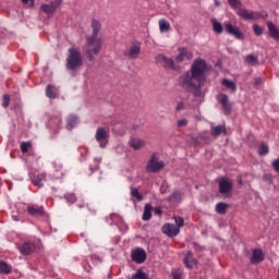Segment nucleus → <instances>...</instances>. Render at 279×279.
<instances>
[{"instance_id":"nucleus-1","label":"nucleus","mask_w":279,"mask_h":279,"mask_svg":"<svg viewBox=\"0 0 279 279\" xmlns=\"http://www.w3.org/2000/svg\"><path fill=\"white\" fill-rule=\"evenodd\" d=\"M208 65L204 59H195L190 71H186L179 77V86L192 93L194 97L202 95V86L206 83V71Z\"/></svg>"},{"instance_id":"nucleus-2","label":"nucleus","mask_w":279,"mask_h":279,"mask_svg":"<svg viewBox=\"0 0 279 279\" xmlns=\"http://www.w3.org/2000/svg\"><path fill=\"white\" fill-rule=\"evenodd\" d=\"M80 66H84V58L82 51L78 48H70L69 56L66 58V69L69 71H76Z\"/></svg>"},{"instance_id":"nucleus-3","label":"nucleus","mask_w":279,"mask_h":279,"mask_svg":"<svg viewBox=\"0 0 279 279\" xmlns=\"http://www.w3.org/2000/svg\"><path fill=\"white\" fill-rule=\"evenodd\" d=\"M102 45L104 39H101L100 37L90 36L87 38L86 56L90 62L95 61V56H99V51H101Z\"/></svg>"},{"instance_id":"nucleus-4","label":"nucleus","mask_w":279,"mask_h":279,"mask_svg":"<svg viewBox=\"0 0 279 279\" xmlns=\"http://www.w3.org/2000/svg\"><path fill=\"white\" fill-rule=\"evenodd\" d=\"M216 100L221 106V110L226 117H230L232 114V102L230 98L225 93H220L216 95Z\"/></svg>"},{"instance_id":"nucleus-5","label":"nucleus","mask_w":279,"mask_h":279,"mask_svg":"<svg viewBox=\"0 0 279 279\" xmlns=\"http://www.w3.org/2000/svg\"><path fill=\"white\" fill-rule=\"evenodd\" d=\"M157 64H161L163 69H171L172 71H180V65L175 63V61L172 58H169L165 54H158L155 58Z\"/></svg>"},{"instance_id":"nucleus-6","label":"nucleus","mask_w":279,"mask_h":279,"mask_svg":"<svg viewBox=\"0 0 279 279\" xmlns=\"http://www.w3.org/2000/svg\"><path fill=\"white\" fill-rule=\"evenodd\" d=\"M95 138L97 143H99V147H101V149H105V147L108 146V141L110 138V131L105 128H98L96 130Z\"/></svg>"},{"instance_id":"nucleus-7","label":"nucleus","mask_w":279,"mask_h":279,"mask_svg":"<svg viewBox=\"0 0 279 279\" xmlns=\"http://www.w3.org/2000/svg\"><path fill=\"white\" fill-rule=\"evenodd\" d=\"M233 186L234 184L232 183V181L226 178L220 179L218 182L219 194L225 195V197H231Z\"/></svg>"},{"instance_id":"nucleus-8","label":"nucleus","mask_w":279,"mask_h":279,"mask_svg":"<svg viewBox=\"0 0 279 279\" xmlns=\"http://www.w3.org/2000/svg\"><path fill=\"white\" fill-rule=\"evenodd\" d=\"M146 169L147 171H149V173H158V171L165 169V162L158 160V157L156 156V154H154L148 160Z\"/></svg>"},{"instance_id":"nucleus-9","label":"nucleus","mask_w":279,"mask_h":279,"mask_svg":"<svg viewBox=\"0 0 279 279\" xmlns=\"http://www.w3.org/2000/svg\"><path fill=\"white\" fill-rule=\"evenodd\" d=\"M29 179L35 186L43 189L45 186V180H47V174L45 172H39L38 170L29 171Z\"/></svg>"},{"instance_id":"nucleus-10","label":"nucleus","mask_w":279,"mask_h":279,"mask_svg":"<svg viewBox=\"0 0 279 279\" xmlns=\"http://www.w3.org/2000/svg\"><path fill=\"white\" fill-rule=\"evenodd\" d=\"M223 27L229 36H234L236 40H243V33L239 29V26L233 25L231 22H225Z\"/></svg>"},{"instance_id":"nucleus-11","label":"nucleus","mask_w":279,"mask_h":279,"mask_svg":"<svg viewBox=\"0 0 279 279\" xmlns=\"http://www.w3.org/2000/svg\"><path fill=\"white\" fill-rule=\"evenodd\" d=\"M123 56L125 58H130L131 60H136L138 56H141V43L132 44L126 50L123 51Z\"/></svg>"},{"instance_id":"nucleus-12","label":"nucleus","mask_w":279,"mask_h":279,"mask_svg":"<svg viewBox=\"0 0 279 279\" xmlns=\"http://www.w3.org/2000/svg\"><path fill=\"white\" fill-rule=\"evenodd\" d=\"M179 53L174 58L175 64H182V62H186V60H193V53L189 51V49L182 47L178 49Z\"/></svg>"},{"instance_id":"nucleus-13","label":"nucleus","mask_w":279,"mask_h":279,"mask_svg":"<svg viewBox=\"0 0 279 279\" xmlns=\"http://www.w3.org/2000/svg\"><path fill=\"white\" fill-rule=\"evenodd\" d=\"M131 258L133 263H137V265H143V263L147 260V253L145 252V250L137 247L132 251Z\"/></svg>"},{"instance_id":"nucleus-14","label":"nucleus","mask_w":279,"mask_h":279,"mask_svg":"<svg viewBox=\"0 0 279 279\" xmlns=\"http://www.w3.org/2000/svg\"><path fill=\"white\" fill-rule=\"evenodd\" d=\"M238 14L244 21H256V20L260 19V13L254 12V11H250L247 9L239 10Z\"/></svg>"},{"instance_id":"nucleus-15","label":"nucleus","mask_w":279,"mask_h":279,"mask_svg":"<svg viewBox=\"0 0 279 279\" xmlns=\"http://www.w3.org/2000/svg\"><path fill=\"white\" fill-rule=\"evenodd\" d=\"M161 230L163 234H167V236H170V238L178 236L180 234V227L173 223L163 225Z\"/></svg>"},{"instance_id":"nucleus-16","label":"nucleus","mask_w":279,"mask_h":279,"mask_svg":"<svg viewBox=\"0 0 279 279\" xmlns=\"http://www.w3.org/2000/svg\"><path fill=\"white\" fill-rule=\"evenodd\" d=\"M26 210L31 217H45V207L40 205L31 204L27 206Z\"/></svg>"},{"instance_id":"nucleus-17","label":"nucleus","mask_w":279,"mask_h":279,"mask_svg":"<svg viewBox=\"0 0 279 279\" xmlns=\"http://www.w3.org/2000/svg\"><path fill=\"white\" fill-rule=\"evenodd\" d=\"M59 5H60V1L54 0L49 4H41V11L45 12V14H47L48 16H51L56 13Z\"/></svg>"},{"instance_id":"nucleus-18","label":"nucleus","mask_w":279,"mask_h":279,"mask_svg":"<svg viewBox=\"0 0 279 279\" xmlns=\"http://www.w3.org/2000/svg\"><path fill=\"white\" fill-rule=\"evenodd\" d=\"M19 251L23 256H29V254L36 252V244L33 242H25L19 246Z\"/></svg>"},{"instance_id":"nucleus-19","label":"nucleus","mask_w":279,"mask_h":279,"mask_svg":"<svg viewBox=\"0 0 279 279\" xmlns=\"http://www.w3.org/2000/svg\"><path fill=\"white\" fill-rule=\"evenodd\" d=\"M251 265H256L258 263H263L265 260V254L260 248H254L252 251Z\"/></svg>"},{"instance_id":"nucleus-20","label":"nucleus","mask_w":279,"mask_h":279,"mask_svg":"<svg viewBox=\"0 0 279 279\" xmlns=\"http://www.w3.org/2000/svg\"><path fill=\"white\" fill-rule=\"evenodd\" d=\"M53 168L54 171L52 173V178H54V180H62V178H64V166H62V162L54 161Z\"/></svg>"},{"instance_id":"nucleus-21","label":"nucleus","mask_w":279,"mask_h":279,"mask_svg":"<svg viewBox=\"0 0 279 279\" xmlns=\"http://www.w3.org/2000/svg\"><path fill=\"white\" fill-rule=\"evenodd\" d=\"M183 263H184L185 267H187V269H193V267H195V265H197V260L195 258H193V253L191 251H189L186 253V256L183 259Z\"/></svg>"},{"instance_id":"nucleus-22","label":"nucleus","mask_w":279,"mask_h":279,"mask_svg":"<svg viewBox=\"0 0 279 279\" xmlns=\"http://www.w3.org/2000/svg\"><path fill=\"white\" fill-rule=\"evenodd\" d=\"M267 27H268L269 36L272 37L274 40H279V28H278V26H276L271 22H268Z\"/></svg>"},{"instance_id":"nucleus-23","label":"nucleus","mask_w":279,"mask_h":279,"mask_svg":"<svg viewBox=\"0 0 279 279\" xmlns=\"http://www.w3.org/2000/svg\"><path fill=\"white\" fill-rule=\"evenodd\" d=\"M221 134L228 136V129H226V124H220L211 129V136H221Z\"/></svg>"},{"instance_id":"nucleus-24","label":"nucleus","mask_w":279,"mask_h":279,"mask_svg":"<svg viewBox=\"0 0 279 279\" xmlns=\"http://www.w3.org/2000/svg\"><path fill=\"white\" fill-rule=\"evenodd\" d=\"M130 147H132V149H143V147H145V140H141V138H132L129 142Z\"/></svg>"},{"instance_id":"nucleus-25","label":"nucleus","mask_w":279,"mask_h":279,"mask_svg":"<svg viewBox=\"0 0 279 279\" xmlns=\"http://www.w3.org/2000/svg\"><path fill=\"white\" fill-rule=\"evenodd\" d=\"M228 208H230V204L220 202L216 205L215 210L218 215H226Z\"/></svg>"},{"instance_id":"nucleus-26","label":"nucleus","mask_w":279,"mask_h":279,"mask_svg":"<svg viewBox=\"0 0 279 279\" xmlns=\"http://www.w3.org/2000/svg\"><path fill=\"white\" fill-rule=\"evenodd\" d=\"M92 37L99 36V32H101V23L98 20H92Z\"/></svg>"},{"instance_id":"nucleus-27","label":"nucleus","mask_w":279,"mask_h":279,"mask_svg":"<svg viewBox=\"0 0 279 279\" xmlns=\"http://www.w3.org/2000/svg\"><path fill=\"white\" fill-rule=\"evenodd\" d=\"M46 96L49 97V99H56V97H58V88L53 85H48L46 88Z\"/></svg>"},{"instance_id":"nucleus-28","label":"nucleus","mask_w":279,"mask_h":279,"mask_svg":"<svg viewBox=\"0 0 279 279\" xmlns=\"http://www.w3.org/2000/svg\"><path fill=\"white\" fill-rule=\"evenodd\" d=\"M221 84H222V86H225L226 88H228L232 93H236V83H234L233 81L228 80V78H223L221 81Z\"/></svg>"},{"instance_id":"nucleus-29","label":"nucleus","mask_w":279,"mask_h":279,"mask_svg":"<svg viewBox=\"0 0 279 279\" xmlns=\"http://www.w3.org/2000/svg\"><path fill=\"white\" fill-rule=\"evenodd\" d=\"M151 204H146L144 207V213H143V221H149L151 219V210H153Z\"/></svg>"},{"instance_id":"nucleus-30","label":"nucleus","mask_w":279,"mask_h":279,"mask_svg":"<svg viewBox=\"0 0 279 279\" xmlns=\"http://www.w3.org/2000/svg\"><path fill=\"white\" fill-rule=\"evenodd\" d=\"M169 29H171V24L165 19L159 20V31L161 32V34L165 32H169Z\"/></svg>"},{"instance_id":"nucleus-31","label":"nucleus","mask_w":279,"mask_h":279,"mask_svg":"<svg viewBox=\"0 0 279 279\" xmlns=\"http://www.w3.org/2000/svg\"><path fill=\"white\" fill-rule=\"evenodd\" d=\"M168 202H172L173 204H177L178 202H182V193L180 191L173 192L169 197Z\"/></svg>"},{"instance_id":"nucleus-32","label":"nucleus","mask_w":279,"mask_h":279,"mask_svg":"<svg viewBox=\"0 0 279 279\" xmlns=\"http://www.w3.org/2000/svg\"><path fill=\"white\" fill-rule=\"evenodd\" d=\"M77 123H80V119L77 118V116L68 117V129L69 130H73V128H75Z\"/></svg>"},{"instance_id":"nucleus-33","label":"nucleus","mask_w":279,"mask_h":279,"mask_svg":"<svg viewBox=\"0 0 279 279\" xmlns=\"http://www.w3.org/2000/svg\"><path fill=\"white\" fill-rule=\"evenodd\" d=\"M0 274H12V266L5 262H0Z\"/></svg>"},{"instance_id":"nucleus-34","label":"nucleus","mask_w":279,"mask_h":279,"mask_svg":"<svg viewBox=\"0 0 279 279\" xmlns=\"http://www.w3.org/2000/svg\"><path fill=\"white\" fill-rule=\"evenodd\" d=\"M258 154H259V156H267V154H269V146L267 145V143L262 142L259 144Z\"/></svg>"},{"instance_id":"nucleus-35","label":"nucleus","mask_w":279,"mask_h":279,"mask_svg":"<svg viewBox=\"0 0 279 279\" xmlns=\"http://www.w3.org/2000/svg\"><path fill=\"white\" fill-rule=\"evenodd\" d=\"M110 226L114 225V226H120V223H123V218L117 214H112L110 215Z\"/></svg>"},{"instance_id":"nucleus-36","label":"nucleus","mask_w":279,"mask_h":279,"mask_svg":"<svg viewBox=\"0 0 279 279\" xmlns=\"http://www.w3.org/2000/svg\"><path fill=\"white\" fill-rule=\"evenodd\" d=\"M245 62H246V64H250L251 66H256V64H258V57H256L254 54H248L245 58Z\"/></svg>"},{"instance_id":"nucleus-37","label":"nucleus","mask_w":279,"mask_h":279,"mask_svg":"<svg viewBox=\"0 0 279 279\" xmlns=\"http://www.w3.org/2000/svg\"><path fill=\"white\" fill-rule=\"evenodd\" d=\"M214 32L216 34H223V25L221 23L217 22V20H211Z\"/></svg>"},{"instance_id":"nucleus-38","label":"nucleus","mask_w":279,"mask_h":279,"mask_svg":"<svg viewBox=\"0 0 279 279\" xmlns=\"http://www.w3.org/2000/svg\"><path fill=\"white\" fill-rule=\"evenodd\" d=\"M131 195H132V197H135V199H137V202H143V195L141 194V192H138V189L132 187Z\"/></svg>"},{"instance_id":"nucleus-39","label":"nucleus","mask_w":279,"mask_h":279,"mask_svg":"<svg viewBox=\"0 0 279 279\" xmlns=\"http://www.w3.org/2000/svg\"><path fill=\"white\" fill-rule=\"evenodd\" d=\"M263 180L268 184V186H271L274 184V174L271 173H264Z\"/></svg>"},{"instance_id":"nucleus-40","label":"nucleus","mask_w":279,"mask_h":279,"mask_svg":"<svg viewBox=\"0 0 279 279\" xmlns=\"http://www.w3.org/2000/svg\"><path fill=\"white\" fill-rule=\"evenodd\" d=\"M20 147L23 154H27L29 151V147H32V143L23 142Z\"/></svg>"},{"instance_id":"nucleus-41","label":"nucleus","mask_w":279,"mask_h":279,"mask_svg":"<svg viewBox=\"0 0 279 279\" xmlns=\"http://www.w3.org/2000/svg\"><path fill=\"white\" fill-rule=\"evenodd\" d=\"M64 197H65L68 204H75V202L77 199V197L73 193H68V194H65Z\"/></svg>"},{"instance_id":"nucleus-42","label":"nucleus","mask_w":279,"mask_h":279,"mask_svg":"<svg viewBox=\"0 0 279 279\" xmlns=\"http://www.w3.org/2000/svg\"><path fill=\"white\" fill-rule=\"evenodd\" d=\"M174 223H177V228H184V218L180 217V216H174Z\"/></svg>"},{"instance_id":"nucleus-43","label":"nucleus","mask_w":279,"mask_h":279,"mask_svg":"<svg viewBox=\"0 0 279 279\" xmlns=\"http://www.w3.org/2000/svg\"><path fill=\"white\" fill-rule=\"evenodd\" d=\"M253 32L255 36H263V28L257 24L253 25Z\"/></svg>"},{"instance_id":"nucleus-44","label":"nucleus","mask_w":279,"mask_h":279,"mask_svg":"<svg viewBox=\"0 0 279 279\" xmlns=\"http://www.w3.org/2000/svg\"><path fill=\"white\" fill-rule=\"evenodd\" d=\"M173 279H182V270L174 269L171 272Z\"/></svg>"},{"instance_id":"nucleus-45","label":"nucleus","mask_w":279,"mask_h":279,"mask_svg":"<svg viewBox=\"0 0 279 279\" xmlns=\"http://www.w3.org/2000/svg\"><path fill=\"white\" fill-rule=\"evenodd\" d=\"M177 125L178 128H185V125H189V120L186 119L178 120Z\"/></svg>"},{"instance_id":"nucleus-46","label":"nucleus","mask_w":279,"mask_h":279,"mask_svg":"<svg viewBox=\"0 0 279 279\" xmlns=\"http://www.w3.org/2000/svg\"><path fill=\"white\" fill-rule=\"evenodd\" d=\"M3 108H8V106H10V95H4L3 96V104H2Z\"/></svg>"},{"instance_id":"nucleus-47","label":"nucleus","mask_w":279,"mask_h":279,"mask_svg":"<svg viewBox=\"0 0 279 279\" xmlns=\"http://www.w3.org/2000/svg\"><path fill=\"white\" fill-rule=\"evenodd\" d=\"M228 3L232 8H239L241 5V2L239 0H228Z\"/></svg>"},{"instance_id":"nucleus-48","label":"nucleus","mask_w":279,"mask_h":279,"mask_svg":"<svg viewBox=\"0 0 279 279\" xmlns=\"http://www.w3.org/2000/svg\"><path fill=\"white\" fill-rule=\"evenodd\" d=\"M272 169L276 171V173H279V158L272 161Z\"/></svg>"},{"instance_id":"nucleus-49","label":"nucleus","mask_w":279,"mask_h":279,"mask_svg":"<svg viewBox=\"0 0 279 279\" xmlns=\"http://www.w3.org/2000/svg\"><path fill=\"white\" fill-rule=\"evenodd\" d=\"M167 191H169V185H167V183H162L161 187H160V193L162 195H165V193H167Z\"/></svg>"},{"instance_id":"nucleus-50","label":"nucleus","mask_w":279,"mask_h":279,"mask_svg":"<svg viewBox=\"0 0 279 279\" xmlns=\"http://www.w3.org/2000/svg\"><path fill=\"white\" fill-rule=\"evenodd\" d=\"M175 110H177V112H180V110H184V104L182 101H179Z\"/></svg>"},{"instance_id":"nucleus-51","label":"nucleus","mask_w":279,"mask_h":279,"mask_svg":"<svg viewBox=\"0 0 279 279\" xmlns=\"http://www.w3.org/2000/svg\"><path fill=\"white\" fill-rule=\"evenodd\" d=\"M22 2L28 4L29 8H34V0H22Z\"/></svg>"},{"instance_id":"nucleus-52","label":"nucleus","mask_w":279,"mask_h":279,"mask_svg":"<svg viewBox=\"0 0 279 279\" xmlns=\"http://www.w3.org/2000/svg\"><path fill=\"white\" fill-rule=\"evenodd\" d=\"M260 84H263V78L256 77V78H255V82H254V85H255V86H260Z\"/></svg>"},{"instance_id":"nucleus-53","label":"nucleus","mask_w":279,"mask_h":279,"mask_svg":"<svg viewBox=\"0 0 279 279\" xmlns=\"http://www.w3.org/2000/svg\"><path fill=\"white\" fill-rule=\"evenodd\" d=\"M94 162H96V167H98L101 163V158H95Z\"/></svg>"},{"instance_id":"nucleus-54","label":"nucleus","mask_w":279,"mask_h":279,"mask_svg":"<svg viewBox=\"0 0 279 279\" xmlns=\"http://www.w3.org/2000/svg\"><path fill=\"white\" fill-rule=\"evenodd\" d=\"M156 215H160L162 211L160 209H155Z\"/></svg>"},{"instance_id":"nucleus-55","label":"nucleus","mask_w":279,"mask_h":279,"mask_svg":"<svg viewBox=\"0 0 279 279\" xmlns=\"http://www.w3.org/2000/svg\"><path fill=\"white\" fill-rule=\"evenodd\" d=\"M215 66H221V61H217Z\"/></svg>"},{"instance_id":"nucleus-56","label":"nucleus","mask_w":279,"mask_h":279,"mask_svg":"<svg viewBox=\"0 0 279 279\" xmlns=\"http://www.w3.org/2000/svg\"><path fill=\"white\" fill-rule=\"evenodd\" d=\"M14 221H19V217L13 216Z\"/></svg>"},{"instance_id":"nucleus-57","label":"nucleus","mask_w":279,"mask_h":279,"mask_svg":"<svg viewBox=\"0 0 279 279\" xmlns=\"http://www.w3.org/2000/svg\"><path fill=\"white\" fill-rule=\"evenodd\" d=\"M278 279H279V277H278Z\"/></svg>"}]
</instances>
